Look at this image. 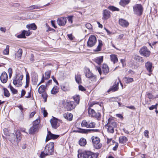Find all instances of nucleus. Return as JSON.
I'll use <instances>...</instances> for the list:
<instances>
[{
    "mask_svg": "<svg viewBox=\"0 0 158 158\" xmlns=\"http://www.w3.org/2000/svg\"><path fill=\"white\" fill-rule=\"evenodd\" d=\"M110 12L107 10H104L103 11L102 19L104 20L107 19L110 17Z\"/></svg>",
    "mask_w": 158,
    "mask_h": 158,
    "instance_id": "4468645a",
    "label": "nucleus"
},
{
    "mask_svg": "<svg viewBox=\"0 0 158 158\" xmlns=\"http://www.w3.org/2000/svg\"><path fill=\"white\" fill-rule=\"evenodd\" d=\"M64 117L68 120L71 121L72 120L73 115L72 114L67 112L63 114Z\"/></svg>",
    "mask_w": 158,
    "mask_h": 158,
    "instance_id": "aec40b11",
    "label": "nucleus"
},
{
    "mask_svg": "<svg viewBox=\"0 0 158 158\" xmlns=\"http://www.w3.org/2000/svg\"><path fill=\"white\" fill-rule=\"evenodd\" d=\"M89 123L85 120H83L82 121L81 123V125L82 127H86L88 128Z\"/></svg>",
    "mask_w": 158,
    "mask_h": 158,
    "instance_id": "4c0bfd02",
    "label": "nucleus"
},
{
    "mask_svg": "<svg viewBox=\"0 0 158 158\" xmlns=\"http://www.w3.org/2000/svg\"><path fill=\"white\" fill-rule=\"evenodd\" d=\"M7 138L12 143L16 142L18 143L21 138L20 132L19 131L17 130L15 132V134L11 133L9 135Z\"/></svg>",
    "mask_w": 158,
    "mask_h": 158,
    "instance_id": "20e7f679",
    "label": "nucleus"
},
{
    "mask_svg": "<svg viewBox=\"0 0 158 158\" xmlns=\"http://www.w3.org/2000/svg\"><path fill=\"white\" fill-rule=\"evenodd\" d=\"M59 91V88L57 86H54L51 90V93L52 94H56Z\"/></svg>",
    "mask_w": 158,
    "mask_h": 158,
    "instance_id": "c756f323",
    "label": "nucleus"
},
{
    "mask_svg": "<svg viewBox=\"0 0 158 158\" xmlns=\"http://www.w3.org/2000/svg\"><path fill=\"white\" fill-rule=\"evenodd\" d=\"M42 94V96L44 99V102H46L47 98L48 97V95L47 94L44 92V93H43Z\"/></svg>",
    "mask_w": 158,
    "mask_h": 158,
    "instance_id": "49530a36",
    "label": "nucleus"
},
{
    "mask_svg": "<svg viewBox=\"0 0 158 158\" xmlns=\"http://www.w3.org/2000/svg\"><path fill=\"white\" fill-rule=\"evenodd\" d=\"M135 59L137 61H141L142 62H144V60L143 58L139 56H135Z\"/></svg>",
    "mask_w": 158,
    "mask_h": 158,
    "instance_id": "f704fd0d",
    "label": "nucleus"
},
{
    "mask_svg": "<svg viewBox=\"0 0 158 158\" xmlns=\"http://www.w3.org/2000/svg\"><path fill=\"white\" fill-rule=\"evenodd\" d=\"M26 27L29 29H32L33 30H35L37 29V26L34 23L27 25Z\"/></svg>",
    "mask_w": 158,
    "mask_h": 158,
    "instance_id": "bb28decb",
    "label": "nucleus"
},
{
    "mask_svg": "<svg viewBox=\"0 0 158 158\" xmlns=\"http://www.w3.org/2000/svg\"><path fill=\"white\" fill-rule=\"evenodd\" d=\"M158 105V103H156L155 105H152L149 107V109L150 110H152L154 109H157V107Z\"/></svg>",
    "mask_w": 158,
    "mask_h": 158,
    "instance_id": "8fccbe9b",
    "label": "nucleus"
},
{
    "mask_svg": "<svg viewBox=\"0 0 158 158\" xmlns=\"http://www.w3.org/2000/svg\"><path fill=\"white\" fill-rule=\"evenodd\" d=\"M45 79V78L44 77V75H43L42 79L40 82L38 84L37 86L40 85L41 83L44 82V80Z\"/></svg>",
    "mask_w": 158,
    "mask_h": 158,
    "instance_id": "052dcab7",
    "label": "nucleus"
},
{
    "mask_svg": "<svg viewBox=\"0 0 158 158\" xmlns=\"http://www.w3.org/2000/svg\"><path fill=\"white\" fill-rule=\"evenodd\" d=\"M109 8L113 11L119 10L118 9L113 6H109Z\"/></svg>",
    "mask_w": 158,
    "mask_h": 158,
    "instance_id": "09e8293b",
    "label": "nucleus"
},
{
    "mask_svg": "<svg viewBox=\"0 0 158 158\" xmlns=\"http://www.w3.org/2000/svg\"><path fill=\"white\" fill-rule=\"evenodd\" d=\"M147 96L148 98L149 99H152L154 98V96L150 93H148L147 94Z\"/></svg>",
    "mask_w": 158,
    "mask_h": 158,
    "instance_id": "5fc2aeb1",
    "label": "nucleus"
},
{
    "mask_svg": "<svg viewBox=\"0 0 158 158\" xmlns=\"http://www.w3.org/2000/svg\"><path fill=\"white\" fill-rule=\"evenodd\" d=\"M86 27L88 29H91L92 28V25L89 23H87L85 24Z\"/></svg>",
    "mask_w": 158,
    "mask_h": 158,
    "instance_id": "6e6d98bb",
    "label": "nucleus"
},
{
    "mask_svg": "<svg viewBox=\"0 0 158 158\" xmlns=\"http://www.w3.org/2000/svg\"><path fill=\"white\" fill-rule=\"evenodd\" d=\"M74 100L76 103L78 104L79 103L80 101V98L79 95L75 96L73 97Z\"/></svg>",
    "mask_w": 158,
    "mask_h": 158,
    "instance_id": "ea45409f",
    "label": "nucleus"
},
{
    "mask_svg": "<svg viewBox=\"0 0 158 158\" xmlns=\"http://www.w3.org/2000/svg\"><path fill=\"white\" fill-rule=\"evenodd\" d=\"M0 30L1 31L3 32L4 33L6 31V29L5 28V27H0Z\"/></svg>",
    "mask_w": 158,
    "mask_h": 158,
    "instance_id": "69168bd1",
    "label": "nucleus"
},
{
    "mask_svg": "<svg viewBox=\"0 0 158 158\" xmlns=\"http://www.w3.org/2000/svg\"><path fill=\"white\" fill-rule=\"evenodd\" d=\"M8 73L9 74V77L10 78L12 74V70L11 68H9L8 69Z\"/></svg>",
    "mask_w": 158,
    "mask_h": 158,
    "instance_id": "864d4df0",
    "label": "nucleus"
},
{
    "mask_svg": "<svg viewBox=\"0 0 158 158\" xmlns=\"http://www.w3.org/2000/svg\"><path fill=\"white\" fill-rule=\"evenodd\" d=\"M9 46L7 45L5 49L3 52V53L4 55H8L9 53Z\"/></svg>",
    "mask_w": 158,
    "mask_h": 158,
    "instance_id": "473e14b6",
    "label": "nucleus"
},
{
    "mask_svg": "<svg viewBox=\"0 0 158 158\" xmlns=\"http://www.w3.org/2000/svg\"><path fill=\"white\" fill-rule=\"evenodd\" d=\"M85 73L86 77L89 78L91 81H96V77L90 71L88 68L85 69Z\"/></svg>",
    "mask_w": 158,
    "mask_h": 158,
    "instance_id": "9d476101",
    "label": "nucleus"
},
{
    "mask_svg": "<svg viewBox=\"0 0 158 158\" xmlns=\"http://www.w3.org/2000/svg\"><path fill=\"white\" fill-rule=\"evenodd\" d=\"M74 102H70L67 103L66 105V108L68 110H70L73 109L75 107Z\"/></svg>",
    "mask_w": 158,
    "mask_h": 158,
    "instance_id": "6ab92c4d",
    "label": "nucleus"
},
{
    "mask_svg": "<svg viewBox=\"0 0 158 158\" xmlns=\"http://www.w3.org/2000/svg\"><path fill=\"white\" fill-rule=\"evenodd\" d=\"M102 70L103 73L106 75L109 72V68L107 65L106 64H103L102 66Z\"/></svg>",
    "mask_w": 158,
    "mask_h": 158,
    "instance_id": "f3484780",
    "label": "nucleus"
},
{
    "mask_svg": "<svg viewBox=\"0 0 158 158\" xmlns=\"http://www.w3.org/2000/svg\"><path fill=\"white\" fill-rule=\"evenodd\" d=\"M52 127L54 128H56L59 126V123H58L57 119L55 118H51L50 121Z\"/></svg>",
    "mask_w": 158,
    "mask_h": 158,
    "instance_id": "ddd939ff",
    "label": "nucleus"
},
{
    "mask_svg": "<svg viewBox=\"0 0 158 158\" xmlns=\"http://www.w3.org/2000/svg\"><path fill=\"white\" fill-rule=\"evenodd\" d=\"M98 45L97 47V48L95 50L96 51H99L101 50V47L102 45V40H98Z\"/></svg>",
    "mask_w": 158,
    "mask_h": 158,
    "instance_id": "2f4dec72",
    "label": "nucleus"
},
{
    "mask_svg": "<svg viewBox=\"0 0 158 158\" xmlns=\"http://www.w3.org/2000/svg\"><path fill=\"white\" fill-rule=\"evenodd\" d=\"M88 113L89 116L92 117H95L96 115V113L95 111L91 108L89 109Z\"/></svg>",
    "mask_w": 158,
    "mask_h": 158,
    "instance_id": "a878e982",
    "label": "nucleus"
},
{
    "mask_svg": "<svg viewBox=\"0 0 158 158\" xmlns=\"http://www.w3.org/2000/svg\"><path fill=\"white\" fill-rule=\"evenodd\" d=\"M18 37L19 38H25V30L23 31L21 34L18 35Z\"/></svg>",
    "mask_w": 158,
    "mask_h": 158,
    "instance_id": "c03bdc74",
    "label": "nucleus"
},
{
    "mask_svg": "<svg viewBox=\"0 0 158 158\" xmlns=\"http://www.w3.org/2000/svg\"><path fill=\"white\" fill-rule=\"evenodd\" d=\"M23 75L21 72L16 73L13 79V84L16 87H20L22 85Z\"/></svg>",
    "mask_w": 158,
    "mask_h": 158,
    "instance_id": "7ed1b4c3",
    "label": "nucleus"
},
{
    "mask_svg": "<svg viewBox=\"0 0 158 158\" xmlns=\"http://www.w3.org/2000/svg\"><path fill=\"white\" fill-rule=\"evenodd\" d=\"M26 91H25L23 89L21 91V96L20 97V98H22L26 94Z\"/></svg>",
    "mask_w": 158,
    "mask_h": 158,
    "instance_id": "13d9d810",
    "label": "nucleus"
},
{
    "mask_svg": "<svg viewBox=\"0 0 158 158\" xmlns=\"http://www.w3.org/2000/svg\"><path fill=\"white\" fill-rule=\"evenodd\" d=\"M68 21L70 23H73V19L72 17L70 16L68 17Z\"/></svg>",
    "mask_w": 158,
    "mask_h": 158,
    "instance_id": "e2e57ef3",
    "label": "nucleus"
},
{
    "mask_svg": "<svg viewBox=\"0 0 158 158\" xmlns=\"http://www.w3.org/2000/svg\"><path fill=\"white\" fill-rule=\"evenodd\" d=\"M93 155H95L93 154L92 152L89 151H84L78 154V158H90L91 156Z\"/></svg>",
    "mask_w": 158,
    "mask_h": 158,
    "instance_id": "0eeeda50",
    "label": "nucleus"
},
{
    "mask_svg": "<svg viewBox=\"0 0 158 158\" xmlns=\"http://www.w3.org/2000/svg\"><path fill=\"white\" fill-rule=\"evenodd\" d=\"M111 61L113 62L114 64L117 62L118 59L116 55L113 54L110 56Z\"/></svg>",
    "mask_w": 158,
    "mask_h": 158,
    "instance_id": "5701e85b",
    "label": "nucleus"
},
{
    "mask_svg": "<svg viewBox=\"0 0 158 158\" xmlns=\"http://www.w3.org/2000/svg\"><path fill=\"white\" fill-rule=\"evenodd\" d=\"M31 33L29 31H25V35H26V36H28L31 35Z\"/></svg>",
    "mask_w": 158,
    "mask_h": 158,
    "instance_id": "338daca9",
    "label": "nucleus"
},
{
    "mask_svg": "<svg viewBox=\"0 0 158 158\" xmlns=\"http://www.w3.org/2000/svg\"><path fill=\"white\" fill-rule=\"evenodd\" d=\"M9 87L11 91L14 94L17 93V90L15 89L11 85H10Z\"/></svg>",
    "mask_w": 158,
    "mask_h": 158,
    "instance_id": "a19ab883",
    "label": "nucleus"
},
{
    "mask_svg": "<svg viewBox=\"0 0 158 158\" xmlns=\"http://www.w3.org/2000/svg\"><path fill=\"white\" fill-rule=\"evenodd\" d=\"M59 135L53 134L50 131H48L46 137L45 141L47 142L51 139H56L59 137Z\"/></svg>",
    "mask_w": 158,
    "mask_h": 158,
    "instance_id": "9b49d317",
    "label": "nucleus"
},
{
    "mask_svg": "<svg viewBox=\"0 0 158 158\" xmlns=\"http://www.w3.org/2000/svg\"><path fill=\"white\" fill-rule=\"evenodd\" d=\"M88 125V128H94L95 126V123L93 122H91Z\"/></svg>",
    "mask_w": 158,
    "mask_h": 158,
    "instance_id": "603ef678",
    "label": "nucleus"
},
{
    "mask_svg": "<svg viewBox=\"0 0 158 158\" xmlns=\"http://www.w3.org/2000/svg\"><path fill=\"white\" fill-rule=\"evenodd\" d=\"M23 51L21 49L19 48L15 53V56L18 58H21L22 55Z\"/></svg>",
    "mask_w": 158,
    "mask_h": 158,
    "instance_id": "7c9ffc66",
    "label": "nucleus"
},
{
    "mask_svg": "<svg viewBox=\"0 0 158 158\" xmlns=\"http://www.w3.org/2000/svg\"><path fill=\"white\" fill-rule=\"evenodd\" d=\"M46 86L44 85H41L38 88V91L40 94H42L45 92Z\"/></svg>",
    "mask_w": 158,
    "mask_h": 158,
    "instance_id": "412c9836",
    "label": "nucleus"
},
{
    "mask_svg": "<svg viewBox=\"0 0 158 158\" xmlns=\"http://www.w3.org/2000/svg\"><path fill=\"white\" fill-rule=\"evenodd\" d=\"M75 80L77 82L80 84L81 82V79L80 75H77L75 76Z\"/></svg>",
    "mask_w": 158,
    "mask_h": 158,
    "instance_id": "e433bc0d",
    "label": "nucleus"
},
{
    "mask_svg": "<svg viewBox=\"0 0 158 158\" xmlns=\"http://www.w3.org/2000/svg\"><path fill=\"white\" fill-rule=\"evenodd\" d=\"M38 128V127H37V126H35L33 125L29 130V133L30 134L33 133L37 131Z\"/></svg>",
    "mask_w": 158,
    "mask_h": 158,
    "instance_id": "4be33fe9",
    "label": "nucleus"
},
{
    "mask_svg": "<svg viewBox=\"0 0 158 158\" xmlns=\"http://www.w3.org/2000/svg\"><path fill=\"white\" fill-rule=\"evenodd\" d=\"M41 112L43 114L44 117H46L47 116L48 113L47 112L46 110H45V108H41Z\"/></svg>",
    "mask_w": 158,
    "mask_h": 158,
    "instance_id": "79ce46f5",
    "label": "nucleus"
},
{
    "mask_svg": "<svg viewBox=\"0 0 158 158\" xmlns=\"http://www.w3.org/2000/svg\"><path fill=\"white\" fill-rule=\"evenodd\" d=\"M152 63L150 62H148L145 64L146 69L149 73L152 72Z\"/></svg>",
    "mask_w": 158,
    "mask_h": 158,
    "instance_id": "a211bd4d",
    "label": "nucleus"
},
{
    "mask_svg": "<svg viewBox=\"0 0 158 158\" xmlns=\"http://www.w3.org/2000/svg\"><path fill=\"white\" fill-rule=\"evenodd\" d=\"M79 144L81 146H84L86 144V140L83 138H81L79 141Z\"/></svg>",
    "mask_w": 158,
    "mask_h": 158,
    "instance_id": "393cba45",
    "label": "nucleus"
},
{
    "mask_svg": "<svg viewBox=\"0 0 158 158\" xmlns=\"http://www.w3.org/2000/svg\"><path fill=\"white\" fill-rule=\"evenodd\" d=\"M97 42L96 37L92 35L89 37L87 42V46L89 47H92L94 46Z\"/></svg>",
    "mask_w": 158,
    "mask_h": 158,
    "instance_id": "1a4fd4ad",
    "label": "nucleus"
},
{
    "mask_svg": "<svg viewBox=\"0 0 158 158\" xmlns=\"http://www.w3.org/2000/svg\"><path fill=\"white\" fill-rule=\"evenodd\" d=\"M55 21L52 20L51 21V23L52 25V26L54 27L55 28H57V27L55 25Z\"/></svg>",
    "mask_w": 158,
    "mask_h": 158,
    "instance_id": "0e129e2a",
    "label": "nucleus"
},
{
    "mask_svg": "<svg viewBox=\"0 0 158 158\" xmlns=\"http://www.w3.org/2000/svg\"><path fill=\"white\" fill-rule=\"evenodd\" d=\"M40 8V7L36 5L32 6L29 7V9L30 10H32L35 9H39Z\"/></svg>",
    "mask_w": 158,
    "mask_h": 158,
    "instance_id": "a18cd8bd",
    "label": "nucleus"
},
{
    "mask_svg": "<svg viewBox=\"0 0 158 158\" xmlns=\"http://www.w3.org/2000/svg\"><path fill=\"white\" fill-rule=\"evenodd\" d=\"M144 136L147 137V138H149V135H148V134H149V131L147 130H145L144 132Z\"/></svg>",
    "mask_w": 158,
    "mask_h": 158,
    "instance_id": "4d7b16f0",
    "label": "nucleus"
},
{
    "mask_svg": "<svg viewBox=\"0 0 158 158\" xmlns=\"http://www.w3.org/2000/svg\"><path fill=\"white\" fill-rule=\"evenodd\" d=\"M40 118L38 117L34 121L33 123V125L35 126H37V127H38L39 124L40 123Z\"/></svg>",
    "mask_w": 158,
    "mask_h": 158,
    "instance_id": "c9c22d12",
    "label": "nucleus"
},
{
    "mask_svg": "<svg viewBox=\"0 0 158 158\" xmlns=\"http://www.w3.org/2000/svg\"><path fill=\"white\" fill-rule=\"evenodd\" d=\"M4 91L5 96H6V97H9L10 96V94L7 89H4Z\"/></svg>",
    "mask_w": 158,
    "mask_h": 158,
    "instance_id": "de8ad7c7",
    "label": "nucleus"
},
{
    "mask_svg": "<svg viewBox=\"0 0 158 158\" xmlns=\"http://www.w3.org/2000/svg\"><path fill=\"white\" fill-rule=\"evenodd\" d=\"M90 130H85L84 129H82L80 131V132L81 133H87L88 131H90Z\"/></svg>",
    "mask_w": 158,
    "mask_h": 158,
    "instance_id": "bf43d9fd",
    "label": "nucleus"
},
{
    "mask_svg": "<svg viewBox=\"0 0 158 158\" xmlns=\"http://www.w3.org/2000/svg\"><path fill=\"white\" fill-rule=\"evenodd\" d=\"M139 53L142 56L146 57H149L151 54V52L146 47H143L141 48L139 51Z\"/></svg>",
    "mask_w": 158,
    "mask_h": 158,
    "instance_id": "6e6552de",
    "label": "nucleus"
},
{
    "mask_svg": "<svg viewBox=\"0 0 158 158\" xmlns=\"http://www.w3.org/2000/svg\"><path fill=\"white\" fill-rule=\"evenodd\" d=\"M3 131L5 135L7 137L9 136V135L10 133L8 132V129L6 128H5L3 129Z\"/></svg>",
    "mask_w": 158,
    "mask_h": 158,
    "instance_id": "3c124183",
    "label": "nucleus"
},
{
    "mask_svg": "<svg viewBox=\"0 0 158 158\" xmlns=\"http://www.w3.org/2000/svg\"><path fill=\"white\" fill-rule=\"evenodd\" d=\"M61 88L64 91H66L68 90V89L67 88H66L65 86H62Z\"/></svg>",
    "mask_w": 158,
    "mask_h": 158,
    "instance_id": "774afa93",
    "label": "nucleus"
},
{
    "mask_svg": "<svg viewBox=\"0 0 158 158\" xmlns=\"http://www.w3.org/2000/svg\"><path fill=\"white\" fill-rule=\"evenodd\" d=\"M56 22L59 26H64L66 23L67 19L65 17H60L58 19Z\"/></svg>",
    "mask_w": 158,
    "mask_h": 158,
    "instance_id": "f8f14e48",
    "label": "nucleus"
},
{
    "mask_svg": "<svg viewBox=\"0 0 158 158\" xmlns=\"http://www.w3.org/2000/svg\"><path fill=\"white\" fill-rule=\"evenodd\" d=\"M0 78L2 82L3 83H6L8 80V76L7 73L5 72H3L0 76Z\"/></svg>",
    "mask_w": 158,
    "mask_h": 158,
    "instance_id": "2eb2a0df",
    "label": "nucleus"
},
{
    "mask_svg": "<svg viewBox=\"0 0 158 158\" xmlns=\"http://www.w3.org/2000/svg\"><path fill=\"white\" fill-rule=\"evenodd\" d=\"M50 74H51V71L48 70L46 71L45 73V79H47L49 78L50 76Z\"/></svg>",
    "mask_w": 158,
    "mask_h": 158,
    "instance_id": "58836bf2",
    "label": "nucleus"
},
{
    "mask_svg": "<svg viewBox=\"0 0 158 158\" xmlns=\"http://www.w3.org/2000/svg\"><path fill=\"white\" fill-rule=\"evenodd\" d=\"M124 81L127 84L130 83L134 81V80L133 78L126 77L123 79Z\"/></svg>",
    "mask_w": 158,
    "mask_h": 158,
    "instance_id": "cd10ccee",
    "label": "nucleus"
},
{
    "mask_svg": "<svg viewBox=\"0 0 158 158\" xmlns=\"http://www.w3.org/2000/svg\"><path fill=\"white\" fill-rule=\"evenodd\" d=\"M79 90L82 91H85V90L84 87L81 85L79 86Z\"/></svg>",
    "mask_w": 158,
    "mask_h": 158,
    "instance_id": "680f3d73",
    "label": "nucleus"
},
{
    "mask_svg": "<svg viewBox=\"0 0 158 158\" xmlns=\"http://www.w3.org/2000/svg\"><path fill=\"white\" fill-rule=\"evenodd\" d=\"M92 141L95 148L99 149L101 148L102 144L100 143V139L99 138L93 136L92 137Z\"/></svg>",
    "mask_w": 158,
    "mask_h": 158,
    "instance_id": "423d86ee",
    "label": "nucleus"
},
{
    "mask_svg": "<svg viewBox=\"0 0 158 158\" xmlns=\"http://www.w3.org/2000/svg\"><path fill=\"white\" fill-rule=\"evenodd\" d=\"M130 1V0H121L120 4L122 6H124L128 4Z\"/></svg>",
    "mask_w": 158,
    "mask_h": 158,
    "instance_id": "72a5a7b5",
    "label": "nucleus"
},
{
    "mask_svg": "<svg viewBox=\"0 0 158 158\" xmlns=\"http://www.w3.org/2000/svg\"><path fill=\"white\" fill-rule=\"evenodd\" d=\"M134 13L137 15H141L143 12V8L140 4H136L133 6Z\"/></svg>",
    "mask_w": 158,
    "mask_h": 158,
    "instance_id": "39448f33",
    "label": "nucleus"
},
{
    "mask_svg": "<svg viewBox=\"0 0 158 158\" xmlns=\"http://www.w3.org/2000/svg\"><path fill=\"white\" fill-rule=\"evenodd\" d=\"M119 23L121 26L123 27H127L129 25V23L127 21L122 19H119Z\"/></svg>",
    "mask_w": 158,
    "mask_h": 158,
    "instance_id": "dca6fc26",
    "label": "nucleus"
},
{
    "mask_svg": "<svg viewBox=\"0 0 158 158\" xmlns=\"http://www.w3.org/2000/svg\"><path fill=\"white\" fill-rule=\"evenodd\" d=\"M118 82L117 83L116 85L113 86V87L112 88V90L114 91L117 90L118 88Z\"/></svg>",
    "mask_w": 158,
    "mask_h": 158,
    "instance_id": "37998d69",
    "label": "nucleus"
},
{
    "mask_svg": "<svg viewBox=\"0 0 158 158\" xmlns=\"http://www.w3.org/2000/svg\"><path fill=\"white\" fill-rule=\"evenodd\" d=\"M103 59V56L98 57L95 59V62L98 64H100L102 62Z\"/></svg>",
    "mask_w": 158,
    "mask_h": 158,
    "instance_id": "b1692460",
    "label": "nucleus"
},
{
    "mask_svg": "<svg viewBox=\"0 0 158 158\" xmlns=\"http://www.w3.org/2000/svg\"><path fill=\"white\" fill-rule=\"evenodd\" d=\"M54 150V143L51 142L45 146L44 151L41 152L40 157L41 158H44L47 156L52 154Z\"/></svg>",
    "mask_w": 158,
    "mask_h": 158,
    "instance_id": "f257e3e1",
    "label": "nucleus"
},
{
    "mask_svg": "<svg viewBox=\"0 0 158 158\" xmlns=\"http://www.w3.org/2000/svg\"><path fill=\"white\" fill-rule=\"evenodd\" d=\"M127 140V138L124 136H120L119 138V142L121 143H126Z\"/></svg>",
    "mask_w": 158,
    "mask_h": 158,
    "instance_id": "c85d7f7f",
    "label": "nucleus"
},
{
    "mask_svg": "<svg viewBox=\"0 0 158 158\" xmlns=\"http://www.w3.org/2000/svg\"><path fill=\"white\" fill-rule=\"evenodd\" d=\"M117 126L116 123L112 117L110 118L108 120V123L105 127L107 129L108 132L110 133H113L114 130Z\"/></svg>",
    "mask_w": 158,
    "mask_h": 158,
    "instance_id": "f03ea898",
    "label": "nucleus"
}]
</instances>
